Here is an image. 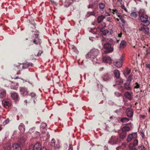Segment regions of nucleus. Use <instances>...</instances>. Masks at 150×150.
<instances>
[{"label":"nucleus","instance_id":"9b49d317","mask_svg":"<svg viewBox=\"0 0 150 150\" xmlns=\"http://www.w3.org/2000/svg\"><path fill=\"white\" fill-rule=\"evenodd\" d=\"M137 133H133L130 134L127 136V142H130L132 139L137 138Z\"/></svg>","mask_w":150,"mask_h":150},{"label":"nucleus","instance_id":"37998d69","mask_svg":"<svg viewBox=\"0 0 150 150\" xmlns=\"http://www.w3.org/2000/svg\"><path fill=\"white\" fill-rule=\"evenodd\" d=\"M132 75H130L128 77L127 81L131 83V81L132 80Z\"/></svg>","mask_w":150,"mask_h":150},{"label":"nucleus","instance_id":"7c9ffc66","mask_svg":"<svg viewBox=\"0 0 150 150\" xmlns=\"http://www.w3.org/2000/svg\"><path fill=\"white\" fill-rule=\"evenodd\" d=\"M131 72V70L130 69H129L127 68H126L125 69V71H124V74L125 75H125H128Z\"/></svg>","mask_w":150,"mask_h":150},{"label":"nucleus","instance_id":"f03ea898","mask_svg":"<svg viewBox=\"0 0 150 150\" xmlns=\"http://www.w3.org/2000/svg\"><path fill=\"white\" fill-rule=\"evenodd\" d=\"M99 53L98 50L96 48H93L86 55V59L96 62L95 60H97L96 57Z\"/></svg>","mask_w":150,"mask_h":150},{"label":"nucleus","instance_id":"864d4df0","mask_svg":"<svg viewBox=\"0 0 150 150\" xmlns=\"http://www.w3.org/2000/svg\"><path fill=\"white\" fill-rule=\"evenodd\" d=\"M122 8V9H123L124 10L126 11L127 12V9L126 8L125 6L124 5H121Z\"/></svg>","mask_w":150,"mask_h":150},{"label":"nucleus","instance_id":"a18cd8bd","mask_svg":"<svg viewBox=\"0 0 150 150\" xmlns=\"http://www.w3.org/2000/svg\"><path fill=\"white\" fill-rule=\"evenodd\" d=\"M56 141L55 139L54 138H53L51 142V143L52 146L55 145V144Z\"/></svg>","mask_w":150,"mask_h":150},{"label":"nucleus","instance_id":"13d9d810","mask_svg":"<svg viewBox=\"0 0 150 150\" xmlns=\"http://www.w3.org/2000/svg\"><path fill=\"white\" fill-rule=\"evenodd\" d=\"M47 138V140H48L49 139L50 137V135L49 134V133H47L46 134Z\"/></svg>","mask_w":150,"mask_h":150},{"label":"nucleus","instance_id":"bf43d9fd","mask_svg":"<svg viewBox=\"0 0 150 150\" xmlns=\"http://www.w3.org/2000/svg\"><path fill=\"white\" fill-rule=\"evenodd\" d=\"M146 66L147 68H148L150 70V64H146Z\"/></svg>","mask_w":150,"mask_h":150},{"label":"nucleus","instance_id":"de8ad7c7","mask_svg":"<svg viewBox=\"0 0 150 150\" xmlns=\"http://www.w3.org/2000/svg\"><path fill=\"white\" fill-rule=\"evenodd\" d=\"M131 15L134 18H136L137 17V14L136 12H133L131 13Z\"/></svg>","mask_w":150,"mask_h":150},{"label":"nucleus","instance_id":"680f3d73","mask_svg":"<svg viewBox=\"0 0 150 150\" xmlns=\"http://www.w3.org/2000/svg\"><path fill=\"white\" fill-rule=\"evenodd\" d=\"M140 116V117L143 118V119H145L146 117V116L144 115H141Z\"/></svg>","mask_w":150,"mask_h":150},{"label":"nucleus","instance_id":"4c0bfd02","mask_svg":"<svg viewBox=\"0 0 150 150\" xmlns=\"http://www.w3.org/2000/svg\"><path fill=\"white\" fill-rule=\"evenodd\" d=\"M119 17L120 19L121 20L122 22L124 24H125L126 23V22L123 18H122L121 15H119L118 16Z\"/></svg>","mask_w":150,"mask_h":150},{"label":"nucleus","instance_id":"f257e3e1","mask_svg":"<svg viewBox=\"0 0 150 150\" xmlns=\"http://www.w3.org/2000/svg\"><path fill=\"white\" fill-rule=\"evenodd\" d=\"M139 16L141 22V24H144V25H148L150 24V21L148 20V16L145 14L144 10L143 9H141L139 13Z\"/></svg>","mask_w":150,"mask_h":150},{"label":"nucleus","instance_id":"b1692460","mask_svg":"<svg viewBox=\"0 0 150 150\" xmlns=\"http://www.w3.org/2000/svg\"><path fill=\"white\" fill-rule=\"evenodd\" d=\"M115 80L117 84L119 85H120L123 83V79L120 78V77L116 78Z\"/></svg>","mask_w":150,"mask_h":150},{"label":"nucleus","instance_id":"9d476101","mask_svg":"<svg viewBox=\"0 0 150 150\" xmlns=\"http://www.w3.org/2000/svg\"><path fill=\"white\" fill-rule=\"evenodd\" d=\"M112 76V75L110 72H108L104 74L102 77L103 81H106L110 79Z\"/></svg>","mask_w":150,"mask_h":150},{"label":"nucleus","instance_id":"473e14b6","mask_svg":"<svg viewBox=\"0 0 150 150\" xmlns=\"http://www.w3.org/2000/svg\"><path fill=\"white\" fill-rule=\"evenodd\" d=\"M119 90L121 92H122L125 91L126 90V89L125 88L124 86H121L119 87Z\"/></svg>","mask_w":150,"mask_h":150},{"label":"nucleus","instance_id":"f704fd0d","mask_svg":"<svg viewBox=\"0 0 150 150\" xmlns=\"http://www.w3.org/2000/svg\"><path fill=\"white\" fill-rule=\"evenodd\" d=\"M72 3V2L71 3L68 1H65L64 3V5L66 7H69Z\"/></svg>","mask_w":150,"mask_h":150},{"label":"nucleus","instance_id":"cd10ccee","mask_svg":"<svg viewBox=\"0 0 150 150\" xmlns=\"http://www.w3.org/2000/svg\"><path fill=\"white\" fill-rule=\"evenodd\" d=\"M126 144L124 143H123L122 144V146L117 147L116 148V149L117 150H119L121 149H123L126 147Z\"/></svg>","mask_w":150,"mask_h":150},{"label":"nucleus","instance_id":"0eeeda50","mask_svg":"<svg viewBox=\"0 0 150 150\" xmlns=\"http://www.w3.org/2000/svg\"><path fill=\"white\" fill-rule=\"evenodd\" d=\"M144 24H140V28L139 30L144 32L145 34H148L149 32V28L147 27L148 25H144Z\"/></svg>","mask_w":150,"mask_h":150},{"label":"nucleus","instance_id":"5701e85b","mask_svg":"<svg viewBox=\"0 0 150 150\" xmlns=\"http://www.w3.org/2000/svg\"><path fill=\"white\" fill-rule=\"evenodd\" d=\"M124 95L125 98L129 100H132V97L131 95L129 92L128 91L125 92V93Z\"/></svg>","mask_w":150,"mask_h":150},{"label":"nucleus","instance_id":"6ab92c4d","mask_svg":"<svg viewBox=\"0 0 150 150\" xmlns=\"http://www.w3.org/2000/svg\"><path fill=\"white\" fill-rule=\"evenodd\" d=\"M21 147L18 143L14 144L12 146L13 150H21Z\"/></svg>","mask_w":150,"mask_h":150},{"label":"nucleus","instance_id":"bb28decb","mask_svg":"<svg viewBox=\"0 0 150 150\" xmlns=\"http://www.w3.org/2000/svg\"><path fill=\"white\" fill-rule=\"evenodd\" d=\"M113 73L116 78L120 77V74L119 71L117 70H115L114 71Z\"/></svg>","mask_w":150,"mask_h":150},{"label":"nucleus","instance_id":"aec40b11","mask_svg":"<svg viewBox=\"0 0 150 150\" xmlns=\"http://www.w3.org/2000/svg\"><path fill=\"white\" fill-rule=\"evenodd\" d=\"M131 83L127 81L124 84V86L127 90L129 91L131 90V87L129 86Z\"/></svg>","mask_w":150,"mask_h":150},{"label":"nucleus","instance_id":"5fc2aeb1","mask_svg":"<svg viewBox=\"0 0 150 150\" xmlns=\"http://www.w3.org/2000/svg\"><path fill=\"white\" fill-rule=\"evenodd\" d=\"M107 46H108V47H111V45L110 44L108 43H106L105 44L104 47H106Z\"/></svg>","mask_w":150,"mask_h":150},{"label":"nucleus","instance_id":"a878e982","mask_svg":"<svg viewBox=\"0 0 150 150\" xmlns=\"http://www.w3.org/2000/svg\"><path fill=\"white\" fill-rule=\"evenodd\" d=\"M126 135L127 133L126 132H122L120 134V138L121 139H123L125 138Z\"/></svg>","mask_w":150,"mask_h":150},{"label":"nucleus","instance_id":"2eb2a0df","mask_svg":"<svg viewBox=\"0 0 150 150\" xmlns=\"http://www.w3.org/2000/svg\"><path fill=\"white\" fill-rule=\"evenodd\" d=\"M103 61L104 63L110 64L112 62V60L110 57L108 56H103Z\"/></svg>","mask_w":150,"mask_h":150},{"label":"nucleus","instance_id":"09e8293b","mask_svg":"<svg viewBox=\"0 0 150 150\" xmlns=\"http://www.w3.org/2000/svg\"><path fill=\"white\" fill-rule=\"evenodd\" d=\"M135 84L136 85L134 87V88H140V85L138 84L137 82Z\"/></svg>","mask_w":150,"mask_h":150},{"label":"nucleus","instance_id":"58836bf2","mask_svg":"<svg viewBox=\"0 0 150 150\" xmlns=\"http://www.w3.org/2000/svg\"><path fill=\"white\" fill-rule=\"evenodd\" d=\"M138 139H134V140L133 143H132L134 146H136L138 144Z\"/></svg>","mask_w":150,"mask_h":150},{"label":"nucleus","instance_id":"774afa93","mask_svg":"<svg viewBox=\"0 0 150 150\" xmlns=\"http://www.w3.org/2000/svg\"><path fill=\"white\" fill-rule=\"evenodd\" d=\"M112 11L113 12H117V10L116 9H113Z\"/></svg>","mask_w":150,"mask_h":150},{"label":"nucleus","instance_id":"ddd939ff","mask_svg":"<svg viewBox=\"0 0 150 150\" xmlns=\"http://www.w3.org/2000/svg\"><path fill=\"white\" fill-rule=\"evenodd\" d=\"M26 139L25 137H22L19 139L18 142V143L20 145L21 147L23 146V145L25 144Z\"/></svg>","mask_w":150,"mask_h":150},{"label":"nucleus","instance_id":"f3484780","mask_svg":"<svg viewBox=\"0 0 150 150\" xmlns=\"http://www.w3.org/2000/svg\"><path fill=\"white\" fill-rule=\"evenodd\" d=\"M127 116L129 118L132 117L133 114V110L130 108H128L127 110Z\"/></svg>","mask_w":150,"mask_h":150},{"label":"nucleus","instance_id":"c03bdc74","mask_svg":"<svg viewBox=\"0 0 150 150\" xmlns=\"http://www.w3.org/2000/svg\"><path fill=\"white\" fill-rule=\"evenodd\" d=\"M138 148L140 150H145L146 149L144 146H142V145H139L138 146Z\"/></svg>","mask_w":150,"mask_h":150},{"label":"nucleus","instance_id":"3c124183","mask_svg":"<svg viewBox=\"0 0 150 150\" xmlns=\"http://www.w3.org/2000/svg\"><path fill=\"white\" fill-rule=\"evenodd\" d=\"M10 147L9 146H7V145L5 146L4 147V150H10Z\"/></svg>","mask_w":150,"mask_h":150},{"label":"nucleus","instance_id":"39448f33","mask_svg":"<svg viewBox=\"0 0 150 150\" xmlns=\"http://www.w3.org/2000/svg\"><path fill=\"white\" fill-rule=\"evenodd\" d=\"M42 148L41 144L37 142L34 146L32 144L30 145L29 149V150H42Z\"/></svg>","mask_w":150,"mask_h":150},{"label":"nucleus","instance_id":"c756f323","mask_svg":"<svg viewBox=\"0 0 150 150\" xmlns=\"http://www.w3.org/2000/svg\"><path fill=\"white\" fill-rule=\"evenodd\" d=\"M95 13L94 11L92 12H88L87 13V14L86 15V17H88L91 16H95Z\"/></svg>","mask_w":150,"mask_h":150},{"label":"nucleus","instance_id":"4468645a","mask_svg":"<svg viewBox=\"0 0 150 150\" xmlns=\"http://www.w3.org/2000/svg\"><path fill=\"white\" fill-rule=\"evenodd\" d=\"M132 127L131 123L127 124L123 127L122 129V132H126L130 130V128Z\"/></svg>","mask_w":150,"mask_h":150},{"label":"nucleus","instance_id":"423d86ee","mask_svg":"<svg viewBox=\"0 0 150 150\" xmlns=\"http://www.w3.org/2000/svg\"><path fill=\"white\" fill-rule=\"evenodd\" d=\"M124 57V55L122 54L120 59L119 61H116L115 62V64L117 67L120 68L122 66L125 60Z\"/></svg>","mask_w":150,"mask_h":150},{"label":"nucleus","instance_id":"603ef678","mask_svg":"<svg viewBox=\"0 0 150 150\" xmlns=\"http://www.w3.org/2000/svg\"><path fill=\"white\" fill-rule=\"evenodd\" d=\"M47 124L45 123H43L41 124V128L42 127H43V128H45V127H46L47 126Z\"/></svg>","mask_w":150,"mask_h":150},{"label":"nucleus","instance_id":"052dcab7","mask_svg":"<svg viewBox=\"0 0 150 150\" xmlns=\"http://www.w3.org/2000/svg\"><path fill=\"white\" fill-rule=\"evenodd\" d=\"M112 19V18L111 17H109L107 18V21L111 22V20Z\"/></svg>","mask_w":150,"mask_h":150},{"label":"nucleus","instance_id":"c9c22d12","mask_svg":"<svg viewBox=\"0 0 150 150\" xmlns=\"http://www.w3.org/2000/svg\"><path fill=\"white\" fill-rule=\"evenodd\" d=\"M10 122V120L9 118H8L6 119L3 122V125L4 126L8 124Z\"/></svg>","mask_w":150,"mask_h":150},{"label":"nucleus","instance_id":"8fccbe9b","mask_svg":"<svg viewBox=\"0 0 150 150\" xmlns=\"http://www.w3.org/2000/svg\"><path fill=\"white\" fill-rule=\"evenodd\" d=\"M54 146L55 149H58L60 147L58 143L55 144V145H54Z\"/></svg>","mask_w":150,"mask_h":150},{"label":"nucleus","instance_id":"69168bd1","mask_svg":"<svg viewBox=\"0 0 150 150\" xmlns=\"http://www.w3.org/2000/svg\"><path fill=\"white\" fill-rule=\"evenodd\" d=\"M42 150H47L46 148L45 147H43L42 148Z\"/></svg>","mask_w":150,"mask_h":150},{"label":"nucleus","instance_id":"0e129e2a","mask_svg":"<svg viewBox=\"0 0 150 150\" xmlns=\"http://www.w3.org/2000/svg\"><path fill=\"white\" fill-rule=\"evenodd\" d=\"M104 68L103 67H101L100 68L99 70L100 71H101L103 70Z\"/></svg>","mask_w":150,"mask_h":150},{"label":"nucleus","instance_id":"72a5a7b5","mask_svg":"<svg viewBox=\"0 0 150 150\" xmlns=\"http://www.w3.org/2000/svg\"><path fill=\"white\" fill-rule=\"evenodd\" d=\"M99 7L100 9L103 10L105 8V6L104 4L100 3L99 4Z\"/></svg>","mask_w":150,"mask_h":150},{"label":"nucleus","instance_id":"4be33fe9","mask_svg":"<svg viewBox=\"0 0 150 150\" xmlns=\"http://www.w3.org/2000/svg\"><path fill=\"white\" fill-rule=\"evenodd\" d=\"M25 126L22 123H21L18 127V129L21 132H23L25 131Z\"/></svg>","mask_w":150,"mask_h":150},{"label":"nucleus","instance_id":"dca6fc26","mask_svg":"<svg viewBox=\"0 0 150 150\" xmlns=\"http://www.w3.org/2000/svg\"><path fill=\"white\" fill-rule=\"evenodd\" d=\"M11 96L13 99L16 101L18 100L19 99L18 95L16 93H12L11 94Z\"/></svg>","mask_w":150,"mask_h":150},{"label":"nucleus","instance_id":"ea45409f","mask_svg":"<svg viewBox=\"0 0 150 150\" xmlns=\"http://www.w3.org/2000/svg\"><path fill=\"white\" fill-rule=\"evenodd\" d=\"M29 95L32 98H36V95L35 94V93L33 92L30 93Z\"/></svg>","mask_w":150,"mask_h":150},{"label":"nucleus","instance_id":"2f4dec72","mask_svg":"<svg viewBox=\"0 0 150 150\" xmlns=\"http://www.w3.org/2000/svg\"><path fill=\"white\" fill-rule=\"evenodd\" d=\"M129 120V119L127 118L122 117L120 121L123 123H125L128 122Z\"/></svg>","mask_w":150,"mask_h":150},{"label":"nucleus","instance_id":"1a4fd4ad","mask_svg":"<svg viewBox=\"0 0 150 150\" xmlns=\"http://www.w3.org/2000/svg\"><path fill=\"white\" fill-rule=\"evenodd\" d=\"M34 35L35 38L33 40L32 42L34 44L40 45L41 43V40L38 36L39 34H34Z\"/></svg>","mask_w":150,"mask_h":150},{"label":"nucleus","instance_id":"4d7b16f0","mask_svg":"<svg viewBox=\"0 0 150 150\" xmlns=\"http://www.w3.org/2000/svg\"><path fill=\"white\" fill-rule=\"evenodd\" d=\"M115 95L117 96V97H119V96H120L121 95V93H119L118 92H116L115 93Z\"/></svg>","mask_w":150,"mask_h":150},{"label":"nucleus","instance_id":"6e6552de","mask_svg":"<svg viewBox=\"0 0 150 150\" xmlns=\"http://www.w3.org/2000/svg\"><path fill=\"white\" fill-rule=\"evenodd\" d=\"M2 104L4 107L8 108L11 106V102L10 100L5 99L2 101Z\"/></svg>","mask_w":150,"mask_h":150},{"label":"nucleus","instance_id":"a19ab883","mask_svg":"<svg viewBox=\"0 0 150 150\" xmlns=\"http://www.w3.org/2000/svg\"><path fill=\"white\" fill-rule=\"evenodd\" d=\"M103 35H106L109 33V31L108 30H105L103 31H101Z\"/></svg>","mask_w":150,"mask_h":150},{"label":"nucleus","instance_id":"7ed1b4c3","mask_svg":"<svg viewBox=\"0 0 150 150\" xmlns=\"http://www.w3.org/2000/svg\"><path fill=\"white\" fill-rule=\"evenodd\" d=\"M33 64L31 63L27 62L23 64H21L16 66L15 69L17 71L20 72L22 69L29 67H31L33 66Z\"/></svg>","mask_w":150,"mask_h":150},{"label":"nucleus","instance_id":"e433bc0d","mask_svg":"<svg viewBox=\"0 0 150 150\" xmlns=\"http://www.w3.org/2000/svg\"><path fill=\"white\" fill-rule=\"evenodd\" d=\"M71 51H74L76 54H78L79 53L78 50L76 48V47H71V48H70Z\"/></svg>","mask_w":150,"mask_h":150},{"label":"nucleus","instance_id":"393cba45","mask_svg":"<svg viewBox=\"0 0 150 150\" xmlns=\"http://www.w3.org/2000/svg\"><path fill=\"white\" fill-rule=\"evenodd\" d=\"M105 17V16L103 15L99 16L97 19L98 23H100Z\"/></svg>","mask_w":150,"mask_h":150},{"label":"nucleus","instance_id":"f8f14e48","mask_svg":"<svg viewBox=\"0 0 150 150\" xmlns=\"http://www.w3.org/2000/svg\"><path fill=\"white\" fill-rule=\"evenodd\" d=\"M20 91L23 96H25L28 95V88L25 87H21L19 88Z\"/></svg>","mask_w":150,"mask_h":150},{"label":"nucleus","instance_id":"79ce46f5","mask_svg":"<svg viewBox=\"0 0 150 150\" xmlns=\"http://www.w3.org/2000/svg\"><path fill=\"white\" fill-rule=\"evenodd\" d=\"M135 146H134V145L132 143H130L129 146V149H133L134 150H136V149L135 148H134V147Z\"/></svg>","mask_w":150,"mask_h":150},{"label":"nucleus","instance_id":"6e6d98bb","mask_svg":"<svg viewBox=\"0 0 150 150\" xmlns=\"http://www.w3.org/2000/svg\"><path fill=\"white\" fill-rule=\"evenodd\" d=\"M35 130V128H33L31 129H30L29 130V132L30 133H31L33 132Z\"/></svg>","mask_w":150,"mask_h":150},{"label":"nucleus","instance_id":"a211bd4d","mask_svg":"<svg viewBox=\"0 0 150 150\" xmlns=\"http://www.w3.org/2000/svg\"><path fill=\"white\" fill-rule=\"evenodd\" d=\"M6 95V91L4 89H1L0 90V98H4Z\"/></svg>","mask_w":150,"mask_h":150},{"label":"nucleus","instance_id":"49530a36","mask_svg":"<svg viewBox=\"0 0 150 150\" xmlns=\"http://www.w3.org/2000/svg\"><path fill=\"white\" fill-rule=\"evenodd\" d=\"M43 52L42 51H39L38 53H37V54H35V56H39L41 55V54L43 53Z\"/></svg>","mask_w":150,"mask_h":150},{"label":"nucleus","instance_id":"338daca9","mask_svg":"<svg viewBox=\"0 0 150 150\" xmlns=\"http://www.w3.org/2000/svg\"><path fill=\"white\" fill-rule=\"evenodd\" d=\"M122 33H120V34H118V37H122Z\"/></svg>","mask_w":150,"mask_h":150},{"label":"nucleus","instance_id":"20e7f679","mask_svg":"<svg viewBox=\"0 0 150 150\" xmlns=\"http://www.w3.org/2000/svg\"><path fill=\"white\" fill-rule=\"evenodd\" d=\"M120 140L118 137L112 136L110 139L108 143L111 144H119L120 142Z\"/></svg>","mask_w":150,"mask_h":150},{"label":"nucleus","instance_id":"412c9836","mask_svg":"<svg viewBox=\"0 0 150 150\" xmlns=\"http://www.w3.org/2000/svg\"><path fill=\"white\" fill-rule=\"evenodd\" d=\"M105 50L104 51V53L105 54L108 53L112 52L113 51V47H104Z\"/></svg>","mask_w":150,"mask_h":150},{"label":"nucleus","instance_id":"e2e57ef3","mask_svg":"<svg viewBox=\"0 0 150 150\" xmlns=\"http://www.w3.org/2000/svg\"><path fill=\"white\" fill-rule=\"evenodd\" d=\"M88 8H92L93 7V6L92 5L90 4L88 6Z\"/></svg>","mask_w":150,"mask_h":150},{"label":"nucleus","instance_id":"c85d7f7f","mask_svg":"<svg viewBox=\"0 0 150 150\" xmlns=\"http://www.w3.org/2000/svg\"><path fill=\"white\" fill-rule=\"evenodd\" d=\"M127 46V42L125 40H122L120 43V47L126 46Z\"/></svg>","mask_w":150,"mask_h":150}]
</instances>
